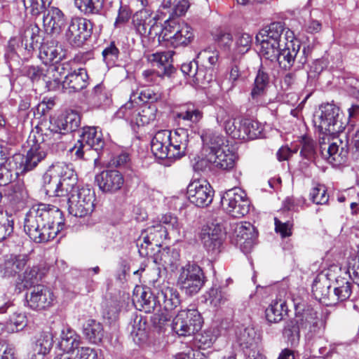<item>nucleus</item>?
I'll return each mask as SVG.
<instances>
[{"mask_svg": "<svg viewBox=\"0 0 359 359\" xmlns=\"http://www.w3.org/2000/svg\"><path fill=\"white\" fill-rule=\"evenodd\" d=\"M80 124V115L72 110L57 118L50 119L48 128L38 131L32 138L29 137V143L32 142L33 144L30 145L25 161L21 162L22 171L33 170L46 157L47 150L50 145L60 142L66 133L76 130Z\"/></svg>", "mask_w": 359, "mask_h": 359, "instance_id": "1", "label": "nucleus"}, {"mask_svg": "<svg viewBox=\"0 0 359 359\" xmlns=\"http://www.w3.org/2000/svg\"><path fill=\"white\" fill-rule=\"evenodd\" d=\"M64 225L63 214L58 208L41 203L26 214L24 230L34 242L42 243L54 239Z\"/></svg>", "mask_w": 359, "mask_h": 359, "instance_id": "2", "label": "nucleus"}, {"mask_svg": "<svg viewBox=\"0 0 359 359\" xmlns=\"http://www.w3.org/2000/svg\"><path fill=\"white\" fill-rule=\"evenodd\" d=\"M77 175L71 164L57 162L43 176V190L49 196L65 197L74 191Z\"/></svg>", "mask_w": 359, "mask_h": 359, "instance_id": "3", "label": "nucleus"}, {"mask_svg": "<svg viewBox=\"0 0 359 359\" xmlns=\"http://www.w3.org/2000/svg\"><path fill=\"white\" fill-rule=\"evenodd\" d=\"M194 39L193 29L188 24L175 20H167L158 36V41H166L173 48L187 46Z\"/></svg>", "mask_w": 359, "mask_h": 359, "instance_id": "4", "label": "nucleus"}, {"mask_svg": "<svg viewBox=\"0 0 359 359\" xmlns=\"http://www.w3.org/2000/svg\"><path fill=\"white\" fill-rule=\"evenodd\" d=\"M66 197L69 213L74 217L90 215L95 209V194L89 187L78 188L75 185L74 191L69 192V195Z\"/></svg>", "mask_w": 359, "mask_h": 359, "instance_id": "5", "label": "nucleus"}, {"mask_svg": "<svg viewBox=\"0 0 359 359\" xmlns=\"http://www.w3.org/2000/svg\"><path fill=\"white\" fill-rule=\"evenodd\" d=\"M206 282L202 268L194 262L182 266L177 280V286L189 296L199 292Z\"/></svg>", "mask_w": 359, "mask_h": 359, "instance_id": "6", "label": "nucleus"}, {"mask_svg": "<svg viewBox=\"0 0 359 359\" xmlns=\"http://www.w3.org/2000/svg\"><path fill=\"white\" fill-rule=\"evenodd\" d=\"M221 205L224 211L235 218H241L249 212L250 201L246 193L240 188H233L221 196Z\"/></svg>", "mask_w": 359, "mask_h": 359, "instance_id": "7", "label": "nucleus"}, {"mask_svg": "<svg viewBox=\"0 0 359 359\" xmlns=\"http://www.w3.org/2000/svg\"><path fill=\"white\" fill-rule=\"evenodd\" d=\"M159 15L148 8L136 12L132 18V24L135 32L141 36L154 39L159 36L163 27L158 23Z\"/></svg>", "mask_w": 359, "mask_h": 359, "instance_id": "8", "label": "nucleus"}, {"mask_svg": "<svg viewBox=\"0 0 359 359\" xmlns=\"http://www.w3.org/2000/svg\"><path fill=\"white\" fill-rule=\"evenodd\" d=\"M167 236L168 229L161 223H156L142 231L137 241L140 256H151L154 247H161Z\"/></svg>", "mask_w": 359, "mask_h": 359, "instance_id": "9", "label": "nucleus"}, {"mask_svg": "<svg viewBox=\"0 0 359 359\" xmlns=\"http://www.w3.org/2000/svg\"><path fill=\"white\" fill-rule=\"evenodd\" d=\"M294 318L302 330L307 332L306 336L309 338L320 334L325 328V323L310 305H295Z\"/></svg>", "mask_w": 359, "mask_h": 359, "instance_id": "10", "label": "nucleus"}, {"mask_svg": "<svg viewBox=\"0 0 359 359\" xmlns=\"http://www.w3.org/2000/svg\"><path fill=\"white\" fill-rule=\"evenodd\" d=\"M203 318L196 309H184L178 312L173 319L172 327L179 336H189L199 331Z\"/></svg>", "mask_w": 359, "mask_h": 359, "instance_id": "11", "label": "nucleus"}, {"mask_svg": "<svg viewBox=\"0 0 359 359\" xmlns=\"http://www.w3.org/2000/svg\"><path fill=\"white\" fill-rule=\"evenodd\" d=\"M65 32L67 41L72 46L81 47L93 34V22L84 18H72Z\"/></svg>", "mask_w": 359, "mask_h": 359, "instance_id": "12", "label": "nucleus"}, {"mask_svg": "<svg viewBox=\"0 0 359 359\" xmlns=\"http://www.w3.org/2000/svg\"><path fill=\"white\" fill-rule=\"evenodd\" d=\"M321 114L318 118L320 132L338 134L344 129L339 119V108L334 104L327 103L320 106Z\"/></svg>", "mask_w": 359, "mask_h": 359, "instance_id": "13", "label": "nucleus"}, {"mask_svg": "<svg viewBox=\"0 0 359 359\" xmlns=\"http://www.w3.org/2000/svg\"><path fill=\"white\" fill-rule=\"evenodd\" d=\"M187 194L191 203L198 207L205 208L211 204L214 190L207 181L195 180L188 185Z\"/></svg>", "mask_w": 359, "mask_h": 359, "instance_id": "14", "label": "nucleus"}, {"mask_svg": "<svg viewBox=\"0 0 359 359\" xmlns=\"http://www.w3.org/2000/svg\"><path fill=\"white\" fill-rule=\"evenodd\" d=\"M69 22L68 16L57 7H48L43 13V27L46 32L51 35L61 34Z\"/></svg>", "mask_w": 359, "mask_h": 359, "instance_id": "15", "label": "nucleus"}, {"mask_svg": "<svg viewBox=\"0 0 359 359\" xmlns=\"http://www.w3.org/2000/svg\"><path fill=\"white\" fill-rule=\"evenodd\" d=\"M53 291L43 285L34 287L30 294L26 295L27 305L34 310H43L50 307L54 301Z\"/></svg>", "mask_w": 359, "mask_h": 359, "instance_id": "16", "label": "nucleus"}, {"mask_svg": "<svg viewBox=\"0 0 359 359\" xmlns=\"http://www.w3.org/2000/svg\"><path fill=\"white\" fill-rule=\"evenodd\" d=\"M257 35L264 36L263 39L265 40L282 43V46L292 41L294 38L293 32L285 27V24L281 22L271 23L261 29Z\"/></svg>", "mask_w": 359, "mask_h": 359, "instance_id": "17", "label": "nucleus"}, {"mask_svg": "<svg viewBox=\"0 0 359 359\" xmlns=\"http://www.w3.org/2000/svg\"><path fill=\"white\" fill-rule=\"evenodd\" d=\"M100 189L105 193H114L120 190L124 184V178L116 170H103L95 177Z\"/></svg>", "mask_w": 359, "mask_h": 359, "instance_id": "18", "label": "nucleus"}, {"mask_svg": "<svg viewBox=\"0 0 359 359\" xmlns=\"http://www.w3.org/2000/svg\"><path fill=\"white\" fill-rule=\"evenodd\" d=\"M79 140L88 147L89 153L96 152L97 156L94 158L96 163L105 144L102 132L97 127H83Z\"/></svg>", "mask_w": 359, "mask_h": 359, "instance_id": "19", "label": "nucleus"}, {"mask_svg": "<svg viewBox=\"0 0 359 359\" xmlns=\"http://www.w3.org/2000/svg\"><path fill=\"white\" fill-rule=\"evenodd\" d=\"M29 258L27 255H10L5 257L1 265V273L5 278H13L20 275L27 266Z\"/></svg>", "mask_w": 359, "mask_h": 359, "instance_id": "20", "label": "nucleus"}, {"mask_svg": "<svg viewBox=\"0 0 359 359\" xmlns=\"http://www.w3.org/2000/svg\"><path fill=\"white\" fill-rule=\"evenodd\" d=\"M201 239L208 252L212 254L219 253L223 241L222 226L219 224H212L207 229H203Z\"/></svg>", "mask_w": 359, "mask_h": 359, "instance_id": "21", "label": "nucleus"}, {"mask_svg": "<svg viewBox=\"0 0 359 359\" xmlns=\"http://www.w3.org/2000/svg\"><path fill=\"white\" fill-rule=\"evenodd\" d=\"M88 75L85 68L74 69L65 76L62 82L64 91L69 93L79 92L88 85Z\"/></svg>", "mask_w": 359, "mask_h": 359, "instance_id": "22", "label": "nucleus"}, {"mask_svg": "<svg viewBox=\"0 0 359 359\" xmlns=\"http://www.w3.org/2000/svg\"><path fill=\"white\" fill-rule=\"evenodd\" d=\"M170 131L161 130L154 136L151 142V149L154 155L160 159L169 158L171 149Z\"/></svg>", "mask_w": 359, "mask_h": 359, "instance_id": "23", "label": "nucleus"}, {"mask_svg": "<svg viewBox=\"0 0 359 359\" xmlns=\"http://www.w3.org/2000/svg\"><path fill=\"white\" fill-rule=\"evenodd\" d=\"M24 271L19 275L16 280L17 287L21 290L36 287L38 283L42 280L45 273L38 265L30 266L27 264Z\"/></svg>", "mask_w": 359, "mask_h": 359, "instance_id": "24", "label": "nucleus"}, {"mask_svg": "<svg viewBox=\"0 0 359 359\" xmlns=\"http://www.w3.org/2000/svg\"><path fill=\"white\" fill-rule=\"evenodd\" d=\"M133 302L139 304L140 309L146 313L154 312L159 308L157 294H154L149 287H136L133 292Z\"/></svg>", "mask_w": 359, "mask_h": 359, "instance_id": "25", "label": "nucleus"}, {"mask_svg": "<svg viewBox=\"0 0 359 359\" xmlns=\"http://www.w3.org/2000/svg\"><path fill=\"white\" fill-rule=\"evenodd\" d=\"M171 149L170 159H180L186 155L189 144V133L184 128H178L172 133L170 131Z\"/></svg>", "mask_w": 359, "mask_h": 359, "instance_id": "26", "label": "nucleus"}, {"mask_svg": "<svg viewBox=\"0 0 359 359\" xmlns=\"http://www.w3.org/2000/svg\"><path fill=\"white\" fill-rule=\"evenodd\" d=\"M339 145L337 142H332L331 145L327 149L323 147L322 157L327 160L334 166H339L346 163L348 156V148L347 144H343L339 141Z\"/></svg>", "mask_w": 359, "mask_h": 359, "instance_id": "27", "label": "nucleus"}, {"mask_svg": "<svg viewBox=\"0 0 359 359\" xmlns=\"http://www.w3.org/2000/svg\"><path fill=\"white\" fill-rule=\"evenodd\" d=\"M270 77L265 69L261 67L257 71L250 92V98L254 103L259 104L266 94L269 87Z\"/></svg>", "mask_w": 359, "mask_h": 359, "instance_id": "28", "label": "nucleus"}, {"mask_svg": "<svg viewBox=\"0 0 359 359\" xmlns=\"http://www.w3.org/2000/svg\"><path fill=\"white\" fill-rule=\"evenodd\" d=\"M237 242L243 248L250 250L254 245L258 236L256 228L250 222L238 225L235 229Z\"/></svg>", "mask_w": 359, "mask_h": 359, "instance_id": "29", "label": "nucleus"}, {"mask_svg": "<svg viewBox=\"0 0 359 359\" xmlns=\"http://www.w3.org/2000/svg\"><path fill=\"white\" fill-rule=\"evenodd\" d=\"M159 308L166 311H172L181 304V296L176 288L165 287L157 292Z\"/></svg>", "mask_w": 359, "mask_h": 359, "instance_id": "30", "label": "nucleus"}, {"mask_svg": "<svg viewBox=\"0 0 359 359\" xmlns=\"http://www.w3.org/2000/svg\"><path fill=\"white\" fill-rule=\"evenodd\" d=\"M179 252L170 248H165L158 251L154 257V262L165 271H174L179 265Z\"/></svg>", "mask_w": 359, "mask_h": 359, "instance_id": "31", "label": "nucleus"}, {"mask_svg": "<svg viewBox=\"0 0 359 359\" xmlns=\"http://www.w3.org/2000/svg\"><path fill=\"white\" fill-rule=\"evenodd\" d=\"M148 60L155 63L158 71L167 77L171 76L175 72V67L171 64L172 56L169 53L161 52L148 55Z\"/></svg>", "mask_w": 359, "mask_h": 359, "instance_id": "32", "label": "nucleus"}, {"mask_svg": "<svg viewBox=\"0 0 359 359\" xmlns=\"http://www.w3.org/2000/svg\"><path fill=\"white\" fill-rule=\"evenodd\" d=\"M252 36L247 33H239L236 35L234 47L230 54V58L236 62L242 55L248 53L252 46Z\"/></svg>", "mask_w": 359, "mask_h": 359, "instance_id": "33", "label": "nucleus"}, {"mask_svg": "<svg viewBox=\"0 0 359 359\" xmlns=\"http://www.w3.org/2000/svg\"><path fill=\"white\" fill-rule=\"evenodd\" d=\"M39 28L37 26H30L25 29L22 34L23 45L21 48L22 55L24 57H29L35 49L38 43Z\"/></svg>", "mask_w": 359, "mask_h": 359, "instance_id": "34", "label": "nucleus"}, {"mask_svg": "<svg viewBox=\"0 0 359 359\" xmlns=\"http://www.w3.org/2000/svg\"><path fill=\"white\" fill-rule=\"evenodd\" d=\"M264 36L261 35H256V42L259 43L261 46L260 54L266 60L274 62L278 60L280 55V50L282 47V43L278 42L270 41L265 40Z\"/></svg>", "mask_w": 359, "mask_h": 359, "instance_id": "35", "label": "nucleus"}, {"mask_svg": "<svg viewBox=\"0 0 359 359\" xmlns=\"http://www.w3.org/2000/svg\"><path fill=\"white\" fill-rule=\"evenodd\" d=\"M202 139L203 142L209 147L212 156L224 150V148H229L228 141L218 133L207 131L202 135Z\"/></svg>", "mask_w": 359, "mask_h": 359, "instance_id": "36", "label": "nucleus"}, {"mask_svg": "<svg viewBox=\"0 0 359 359\" xmlns=\"http://www.w3.org/2000/svg\"><path fill=\"white\" fill-rule=\"evenodd\" d=\"M83 334L90 343L98 344L104 337L103 325L94 319H88L83 325Z\"/></svg>", "mask_w": 359, "mask_h": 359, "instance_id": "37", "label": "nucleus"}, {"mask_svg": "<svg viewBox=\"0 0 359 359\" xmlns=\"http://www.w3.org/2000/svg\"><path fill=\"white\" fill-rule=\"evenodd\" d=\"M287 314V306L286 302L282 299L273 301L265 311L266 319L270 323L281 321Z\"/></svg>", "mask_w": 359, "mask_h": 359, "instance_id": "38", "label": "nucleus"}, {"mask_svg": "<svg viewBox=\"0 0 359 359\" xmlns=\"http://www.w3.org/2000/svg\"><path fill=\"white\" fill-rule=\"evenodd\" d=\"M226 133L233 139L248 140L245 118H229L224 122Z\"/></svg>", "mask_w": 359, "mask_h": 359, "instance_id": "39", "label": "nucleus"}, {"mask_svg": "<svg viewBox=\"0 0 359 359\" xmlns=\"http://www.w3.org/2000/svg\"><path fill=\"white\" fill-rule=\"evenodd\" d=\"M81 344L80 337L73 330L68 329L67 331H62L60 335V341L58 346L64 352L62 353H69L75 349L79 348Z\"/></svg>", "mask_w": 359, "mask_h": 359, "instance_id": "40", "label": "nucleus"}, {"mask_svg": "<svg viewBox=\"0 0 359 359\" xmlns=\"http://www.w3.org/2000/svg\"><path fill=\"white\" fill-rule=\"evenodd\" d=\"M212 36L217 46L222 51L227 52L228 56L230 57V54L232 52L231 48L233 41L231 32L226 29L218 28L212 32Z\"/></svg>", "mask_w": 359, "mask_h": 359, "instance_id": "41", "label": "nucleus"}, {"mask_svg": "<svg viewBox=\"0 0 359 359\" xmlns=\"http://www.w3.org/2000/svg\"><path fill=\"white\" fill-rule=\"evenodd\" d=\"M213 163L217 168L230 170L235 165L236 154L230 148H224V150L213 155Z\"/></svg>", "mask_w": 359, "mask_h": 359, "instance_id": "42", "label": "nucleus"}, {"mask_svg": "<svg viewBox=\"0 0 359 359\" xmlns=\"http://www.w3.org/2000/svg\"><path fill=\"white\" fill-rule=\"evenodd\" d=\"M330 287L327 280L320 282L315 280L312 285V293L319 302L326 305L333 304L334 301L332 300Z\"/></svg>", "mask_w": 359, "mask_h": 359, "instance_id": "43", "label": "nucleus"}, {"mask_svg": "<svg viewBox=\"0 0 359 359\" xmlns=\"http://www.w3.org/2000/svg\"><path fill=\"white\" fill-rule=\"evenodd\" d=\"M294 42L292 40L282 46L278 60L275 61L278 62L280 67L289 69L294 65Z\"/></svg>", "mask_w": 359, "mask_h": 359, "instance_id": "44", "label": "nucleus"}, {"mask_svg": "<svg viewBox=\"0 0 359 359\" xmlns=\"http://www.w3.org/2000/svg\"><path fill=\"white\" fill-rule=\"evenodd\" d=\"M203 116V111L191 103L182 106L180 111L176 114L177 118L190 121L192 123H197Z\"/></svg>", "mask_w": 359, "mask_h": 359, "instance_id": "45", "label": "nucleus"}, {"mask_svg": "<svg viewBox=\"0 0 359 359\" xmlns=\"http://www.w3.org/2000/svg\"><path fill=\"white\" fill-rule=\"evenodd\" d=\"M301 330L297 320L293 318L285 323L283 336L291 345H296L299 341Z\"/></svg>", "mask_w": 359, "mask_h": 359, "instance_id": "46", "label": "nucleus"}, {"mask_svg": "<svg viewBox=\"0 0 359 359\" xmlns=\"http://www.w3.org/2000/svg\"><path fill=\"white\" fill-rule=\"evenodd\" d=\"M337 286L334 289V293L332 294V300L334 301L333 304L338 302H344L347 300L352 294V285L349 281L344 279L337 280Z\"/></svg>", "mask_w": 359, "mask_h": 359, "instance_id": "47", "label": "nucleus"}, {"mask_svg": "<svg viewBox=\"0 0 359 359\" xmlns=\"http://www.w3.org/2000/svg\"><path fill=\"white\" fill-rule=\"evenodd\" d=\"M13 163H16L14 158L0 162V186L8 184L13 180V176L17 177L19 175L12 166Z\"/></svg>", "mask_w": 359, "mask_h": 359, "instance_id": "48", "label": "nucleus"}, {"mask_svg": "<svg viewBox=\"0 0 359 359\" xmlns=\"http://www.w3.org/2000/svg\"><path fill=\"white\" fill-rule=\"evenodd\" d=\"M189 0H163L162 6L170 9L172 16L180 17L184 15L190 6Z\"/></svg>", "mask_w": 359, "mask_h": 359, "instance_id": "49", "label": "nucleus"}, {"mask_svg": "<svg viewBox=\"0 0 359 359\" xmlns=\"http://www.w3.org/2000/svg\"><path fill=\"white\" fill-rule=\"evenodd\" d=\"M213 73V68L200 64L193 82L197 85H201L205 87L214 80Z\"/></svg>", "mask_w": 359, "mask_h": 359, "instance_id": "50", "label": "nucleus"}, {"mask_svg": "<svg viewBox=\"0 0 359 359\" xmlns=\"http://www.w3.org/2000/svg\"><path fill=\"white\" fill-rule=\"evenodd\" d=\"M11 315L6 320V325L8 329L13 332H18L22 330L27 325L26 316L22 313H18L14 310L13 311H8Z\"/></svg>", "mask_w": 359, "mask_h": 359, "instance_id": "51", "label": "nucleus"}, {"mask_svg": "<svg viewBox=\"0 0 359 359\" xmlns=\"http://www.w3.org/2000/svg\"><path fill=\"white\" fill-rule=\"evenodd\" d=\"M157 108L154 104H144L137 113V123L142 125H147L154 121L156 118Z\"/></svg>", "mask_w": 359, "mask_h": 359, "instance_id": "52", "label": "nucleus"}, {"mask_svg": "<svg viewBox=\"0 0 359 359\" xmlns=\"http://www.w3.org/2000/svg\"><path fill=\"white\" fill-rule=\"evenodd\" d=\"M299 146L301 147L300 155L304 158L309 161L315 158L316 144L310 137L306 135L300 137Z\"/></svg>", "mask_w": 359, "mask_h": 359, "instance_id": "53", "label": "nucleus"}, {"mask_svg": "<svg viewBox=\"0 0 359 359\" xmlns=\"http://www.w3.org/2000/svg\"><path fill=\"white\" fill-rule=\"evenodd\" d=\"M219 58V51L217 50H211L210 48L200 51L196 57L201 65L211 67L213 69L217 64Z\"/></svg>", "mask_w": 359, "mask_h": 359, "instance_id": "54", "label": "nucleus"}, {"mask_svg": "<svg viewBox=\"0 0 359 359\" xmlns=\"http://www.w3.org/2000/svg\"><path fill=\"white\" fill-rule=\"evenodd\" d=\"M62 48L56 46L43 45L41 48L40 55L45 62H57L62 58L61 55Z\"/></svg>", "mask_w": 359, "mask_h": 359, "instance_id": "55", "label": "nucleus"}, {"mask_svg": "<svg viewBox=\"0 0 359 359\" xmlns=\"http://www.w3.org/2000/svg\"><path fill=\"white\" fill-rule=\"evenodd\" d=\"M53 346V337L50 333L42 332L37 338L34 351L43 353L44 354L49 353Z\"/></svg>", "mask_w": 359, "mask_h": 359, "instance_id": "56", "label": "nucleus"}, {"mask_svg": "<svg viewBox=\"0 0 359 359\" xmlns=\"http://www.w3.org/2000/svg\"><path fill=\"white\" fill-rule=\"evenodd\" d=\"M55 68L54 66H48L46 67V73L43 81L46 83L48 90H56L62 85L61 79L55 74Z\"/></svg>", "mask_w": 359, "mask_h": 359, "instance_id": "57", "label": "nucleus"}, {"mask_svg": "<svg viewBox=\"0 0 359 359\" xmlns=\"http://www.w3.org/2000/svg\"><path fill=\"white\" fill-rule=\"evenodd\" d=\"M13 218L7 213L0 212V242L6 240L13 232Z\"/></svg>", "mask_w": 359, "mask_h": 359, "instance_id": "58", "label": "nucleus"}, {"mask_svg": "<svg viewBox=\"0 0 359 359\" xmlns=\"http://www.w3.org/2000/svg\"><path fill=\"white\" fill-rule=\"evenodd\" d=\"M301 45L297 41L294 43V53L295 56L294 57V63H297V68H302L303 66L307 62L308 58L311 56L313 47L310 45L304 46L300 51Z\"/></svg>", "mask_w": 359, "mask_h": 359, "instance_id": "59", "label": "nucleus"}, {"mask_svg": "<svg viewBox=\"0 0 359 359\" xmlns=\"http://www.w3.org/2000/svg\"><path fill=\"white\" fill-rule=\"evenodd\" d=\"M210 304L214 306L224 304L229 298L226 288L222 287H212L208 292Z\"/></svg>", "mask_w": 359, "mask_h": 359, "instance_id": "60", "label": "nucleus"}, {"mask_svg": "<svg viewBox=\"0 0 359 359\" xmlns=\"http://www.w3.org/2000/svg\"><path fill=\"white\" fill-rule=\"evenodd\" d=\"M310 200L317 205L327 204L329 201V195L326 187L320 184L311 189L310 194Z\"/></svg>", "mask_w": 359, "mask_h": 359, "instance_id": "61", "label": "nucleus"}, {"mask_svg": "<svg viewBox=\"0 0 359 359\" xmlns=\"http://www.w3.org/2000/svg\"><path fill=\"white\" fill-rule=\"evenodd\" d=\"M75 6L83 14H100L97 0H74Z\"/></svg>", "mask_w": 359, "mask_h": 359, "instance_id": "62", "label": "nucleus"}, {"mask_svg": "<svg viewBox=\"0 0 359 359\" xmlns=\"http://www.w3.org/2000/svg\"><path fill=\"white\" fill-rule=\"evenodd\" d=\"M159 223L165 225V227L167 228L168 232L170 231L173 234L180 235L181 230L182 229V224L174 215L168 213L163 215Z\"/></svg>", "mask_w": 359, "mask_h": 359, "instance_id": "63", "label": "nucleus"}, {"mask_svg": "<svg viewBox=\"0 0 359 359\" xmlns=\"http://www.w3.org/2000/svg\"><path fill=\"white\" fill-rule=\"evenodd\" d=\"M119 54V49L114 41H111L107 45L102 53L103 60L108 66H113L118 61Z\"/></svg>", "mask_w": 359, "mask_h": 359, "instance_id": "64", "label": "nucleus"}]
</instances>
